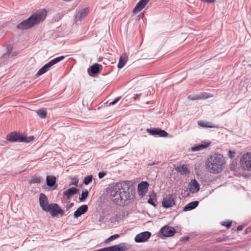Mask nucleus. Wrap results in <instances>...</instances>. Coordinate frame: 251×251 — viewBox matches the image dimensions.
<instances>
[{
    "mask_svg": "<svg viewBox=\"0 0 251 251\" xmlns=\"http://www.w3.org/2000/svg\"><path fill=\"white\" fill-rule=\"evenodd\" d=\"M129 193L122 187L120 184H117L110 190L111 199L117 204L124 203L128 199Z\"/></svg>",
    "mask_w": 251,
    "mask_h": 251,
    "instance_id": "7ed1b4c3",
    "label": "nucleus"
},
{
    "mask_svg": "<svg viewBox=\"0 0 251 251\" xmlns=\"http://www.w3.org/2000/svg\"><path fill=\"white\" fill-rule=\"evenodd\" d=\"M92 177H93V176L91 175L85 177L84 181H83V183L85 185H88L90 182H92Z\"/></svg>",
    "mask_w": 251,
    "mask_h": 251,
    "instance_id": "7c9ffc66",
    "label": "nucleus"
},
{
    "mask_svg": "<svg viewBox=\"0 0 251 251\" xmlns=\"http://www.w3.org/2000/svg\"><path fill=\"white\" fill-rule=\"evenodd\" d=\"M176 171L181 175H186L189 173L187 166L185 165L177 167Z\"/></svg>",
    "mask_w": 251,
    "mask_h": 251,
    "instance_id": "412c9836",
    "label": "nucleus"
},
{
    "mask_svg": "<svg viewBox=\"0 0 251 251\" xmlns=\"http://www.w3.org/2000/svg\"><path fill=\"white\" fill-rule=\"evenodd\" d=\"M225 240V238H218L216 239V241L217 242H221L224 241Z\"/></svg>",
    "mask_w": 251,
    "mask_h": 251,
    "instance_id": "58836bf2",
    "label": "nucleus"
},
{
    "mask_svg": "<svg viewBox=\"0 0 251 251\" xmlns=\"http://www.w3.org/2000/svg\"><path fill=\"white\" fill-rule=\"evenodd\" d=\"M175 197L173 195H169L163 199L162 206L165 208H168L175 204Z\"/></svg>",
    "mask_w": 251,
    "mask_h": 251,
    "instance_id": "9d476101",
    "label": "nucleus"
},
{
    "mask_svg": "<svg viewBox=\"0 0 251 251\" xmlns=\"http://www.w3.org/2000/svg\"><path fill=\"white\" fill-rule=\"evenodd\" d=\"M232 222H227L223 224V226L227 227V228H229L231 226Z\"/></svg>",
    "mask_w": 251,
    "mask_h": 251,
    "instance_id": "c9c22d12",
    "label": "nucleus"
},
{
    "mask_svg": "<svg viewBox=\"0 0 251 251\" xmlns=\"http://www.w3.org/2000/svg\"><path fill=\"white\" fill-rule=\"evenodd\" d=\"M46 181L48 186L52 187L56 183V177L53 176H47Z\"/></svg>",
    "mask_w": 251,
    "mask_h": 251,
    "instance_id": "4be33fe9",
    "label": "nucleus"
},
{
    "mask_svg": "<svg viewBox=\"0 0 251 251\" xmlns=\"http://www.w3.org/2000/svg\"><path fill=\"white\" fill-rule=\"evenodd\" d=\"M120 237V235L119 234H114L112 236H111L110 237H109V238H108L105 241V242L106 243H109V242H111L115 239H117L118 238H119Z\"/></svg>",
    "mask_w": 251,
    "mask_h": 251,
    "instance_id": "c756f323",
    "label": "nucleus"
},
{
    "mask_svg": "<svg viewBox=\"0 0 251 251\" xmlns=\"http://www.w3.org/2000/svg\"><path fill=\"white\" fill-rule=\"evenodd\" d=\"M106 175V173L104 172H100L99 173V177L100 178H103Z\"/></svg>",
    "mask_w": 251,
    "mask_h": 251,
    "instance_id": "e433bc0d",
    "label": "nucleus"
},
{
    "mask_svg": "<svg viewBox=\"0 0 251 251\" xmlns=\"http://www.w3.org/2000/svg\"><path fill=\"white\" fill-rule=\"evenodd\" d=\"M39 204L42 210L45 211L49 205L47 197L43 193H41L39 197Z\"/></svg>",
    "mask_w": 251,
    "mask_h": 251,
    "instance_id": "4468645a",
    "label": "nucleus"
},
{
    "mask_svg": "<svg viewBox=\"0 0 251 251\" xmlns=\"http://www.w3.org/2000/svg\"><path fill=\"white\" fill-rule=\"evenodd\" d=\"M6 139L8 141L12 142H23L25 141L24 140V136L15 132L8 134L6 136Z\"/></svg>",
    "mask_w": 251,
    "mask_h": 251,
    "instance_id": "6e6552de",
    "label": "nucleus"
},
{
    "mask_svg": "<svg viewBox=\"0 0 251 251\" xmlns=\"http://www.w3.org/2000/svg\"><path fill=\"white\" fill-rule=\"evenodd\" d=\"M200 189V185L196 179L192 180L189 184V190L192 193H197Z\"/></svg>",
    "mask_w": 251,
    "mask_h": 251,
    "instance_id": "2eb2a0df",
    "label": "nucleus"
},
{
    "mask_svg": "<svg viewBox=\"0 0 251 251\" xmlns=\"http://www.w3.org/2000/svg\"><path fill=\"white\" fill-rule=\"evenodd\" d=\"M78 190L75 187H72L64 191L63 194L70 199L73 195L76 194Z\"/></svg>",
    "mask_w": 251,
    "mask_h": 251,
    "instance_id": "aec40b11",
    "label": "nucleus"
},
{
    "mask_svg": "<svg viewBox=\"0 0 251 251\" xmlns=\"http://www.w3.org/2000/svg\"><path fill=\"white\" fill-rule=\"evenodd\" d=\"M198 203V201H192L184 207L183 211H187L192 210L197 207Z\"/></svg>",
    "mask_w": 251,
    "mask_h": 251,
    "instance_id": "6ab92c4d",
    "label": "nucleus"
},
{
    "mask_svg": "<svg viewBox=\"0 0 251 251\" xmlns=\"http://www.w3.org/2000/svg\"><path fill=\"white\" fill-rule=\"evenodd\" d=\"M47 16V11L42 9L34 13L27 19L19 24L17 28L21 30L30 28L39 24L45 19Z\"/></svg>",
    "mask_w": 251,
    "mask_h": 251,
    "instance_id": "f257e3e1",
    "label": "nucleus"
},
{
    "mask_svg": "<svg viewBox=\"0 0 251 251\" xmlns=\"http://www.w3.org/2000/svg\"><path fill=\"white\" fill-rule=\"evenodd\" d=\"M151 233L149 231H144L138 234L134 238L136 243H141L147 241L151 237Z\"/></svg>",
    "mask_w": 251,
    "mask_h": 251,
    "instance_id": "1a4fd4ad",
    "label": "nucleus"
},
{
    "mask_svg": "<svg viewBox=\"0 0 251 251\" xmlns=\"http://www.w3.org/2000/svg\"><path fill=\"white\" fill-rule=\"evenodd\" d=\"M121 99V97H119L117 98H116L115 100H114L113 101L109 103V105H113L115 104Z\"/></svg>",
    "mask_w": 251,
    "mask_h": 251,
    "instance_id": "f704fd0d",
    "label": "nucleus"
},
{
    "mask_svg": "<svg viewBox=\"0 0 251 251\" xmlns=\"http://www.w3.org/2000/svg\"><path fill=\"white\" fill-rule=\"evenodd\" d=\"M150 0H140L133 9L132 12L136 13L142 10Z\"/></svg>",
    "mask_w": 251,
    "mask_h": 251,
    "instance_id": "f3484780",
    "label": "nucleus"
},
{
    "mask_svg": "<svg viewBox=\"0 0 251 251\" xmlns=\"http://www.w3.org/2000/svg\"><path fill=\"white\" fill-rule=\"evenodd\" d=\"M100 67H101V66L97 63L94 64L91 67V72L94 74L98 73L99 72Z\"/></svg>",
    "mask_w": 251,
    "mask_h": 251,
    "instance_id": "a878e982",
    "label": "nucleus"
},
{
    "mask_svg": "<svg viewBox=\"0 0 251 251\" xmlns=\"http://www.w3.org/2000/svg\"><path fill=\"white\" fill-rule=\"evenodd\" d=\"M41 182V178L36 176H32L31 179L29 180L30 184L33 183H40Z\"/></svg>",
    "mask_w": 251,
    "mask_h": 251,
    "instance_id": "cd10ccee",
    "label": "nucleus"
},
{
    "mask_svg": "<svg viewBox=\"0 0 251 251\" xmlns=\"http://www.w3.org/2000/svg\"><path fill=\"white\" fill-rule=\"evenodd\" d=\"M64 58L63 56H61L56 58H54L53 59L50 61L49 62L45 64L43 67H42L37 72L36 75L37 76H39L44 74L46 72H47L49 69L53 65L56 64L57 63L62 61Z\"/></svg>",
    "mask_w": 251,
    "mask_h": 251,
    "instance_id": "20e7f679",
    "label": "nucleus"
},
{
    "mask_svg": "<svg viewBox=\"0 0 251 251\" xmlns=\"http://www.w3.org/2000/svg\"><path fill=\"white\" fill-rule=\"evenodd\" d=\"M33 139V136L29 137L28 138H26L24 136V140H25L23 141V142H26L28 143L32 141Z\"/></svg>",
    "mask_w": 251,
    "mask_h": 251,
    "instance_id": "72a5a7b5",
    "label": "nucleus"
},
{
    "mask_svg": "<svg viewBox=\"0 0 251 251\" xmlns=\"http://www.w3.org/2000/svg\"><path fill=\"white\" fill-rule=\"evenodd\" d=\"M198 125L202 127H210L214 128L216 127V126L214 125L212 123L210 122H204L202 121H199Z\"/></svg>",
    "mask_w": 251,
    "mask_h": 251,
    "instance_id": "b1692460",
    "label": "nucleus"
},
{
    "mask_svg": "<svg viewBox=\"0 0 251 251\" xmlns=\"http://www.w3.org/2000/svg\"><path fill=\"white\" fill-rule=\"evenodd\" d=\"M242 229V226H240L237 227V230H241Z\"/></svg>",
    "mask_w": 251,
    "mask_h": 251,
    "instance_id": "79ce46f5",
    "label": "nucleus"
},
{
    "mask_svg": "<svg viewBox=\"0 0 251 251\" xmlns=\"http://www.w3.org/2000/svg\"><path fill=\"white\" fill-rule=\"evenodd\" d=\"M38 115L42 119L45 118L47 116V112L44 109H41L37 111Z\"/></svg>",
    "mask_w": 251,
    "mask_h": 251,
    "instance_id": "bb28decb",
    "label": "nucleus"
},
{
    "mask_svg": "<svg viewBox=\"0 0 251 251\" xmlns=\"http://www.w3.org/2000/svg\"><path fill=\"white\" fill-rule=\"evenodd\" d=\"M88 195V192L87 190H85L82 192L81 197L79 198V200L81 201H84L87 198Z\"/></svg>",
    "mask_w": 251,
    "mask_h": 251,
    "instance_id": "c85d7f7f",
    "label": "nucleus"
},
{
    "mask_svg": "<svg viewBox=\"0 0 251 251\" xmlns=\"http://www.w3.org/2000/svg\"><path fill=\"white\" fill-rule=\"evenodd\" d=\"M149 184L147 181H142L138 185V193L139 196L143 197L146 195Z\"/></svg>",
    "mask_w": 251,
    "mask_h": 251,
    "instance_id": "9b49d317",
    "label": "nucleus"
},
{
    "mask_svg": "<svg viewBox=\"0 0 251 251\" xmlns=\"http://www.w3.org/2000/svg\"><path fill=\"white\" fill-rule=\"evenodd\" d=\"M89 13L88 8H82L78 9L75 15L74 22L77 23L81 22L85 17L87 16Z\"/></svg>",
    "mask_w": 251,
    "mask_h": 251,
    "instance_id": "0eeeda50",
    "label": "nucleus"
},
{
    "mask_svg": "<svg viewBox=\"0 0 251 251\" xmlns=\"http://www.w3.org/2000/svg\"><path fill=\"white\" fill-rule=\"evenodd\" d=\"M241 164L244 169L251 171V152L247 153L242 155Z\"/></svg>",
    "mask_w": 251,
    "mask_h": 251,
    "instance_id": "39448f33",
    "label": "nucleus"
},
{
    "mask_svg": "<svg viewBox=\"0 0 251 251\" xmlns=\"http://www.w3.org/2000/svg\"><path fill=\"white\" fill-rule=\"evenodd\" d=\"M211 144L210 142H201V144L191 148L192 151H197L208 148Z\"/></svg>",
    "mask_w": 251,
    "mask_h": 251,
    "instance_id": "dca6fc26",
    "label": "nucleus"
},
{
    "mask_svg": "<svg viewBox=\"0 0 251 251\" xmlns=\"http://www.w3.org/2000/svg\"><path fill=\"white\" fill-rule=\"evenodd\" d=\"M72 182L71 185H74L75 186H77L78 183V179L76 178H72Z\"/></svg>",
    "mask_w": 251,
    "mask_h": 251,
    "instance_id": "473e14b6",
    "label": "nucleus"
},
{
    "mask_svg": "<svg viewBox=\"0 0 251 251\" xmlns=\"http://www.w3.org/2000/svg\"><path fill=\"white\" fill-rule=\"evenodd\" d=\"M225 161L220 154H214L210 156L206 162V168L211 173L218 174L224 168Z\"/></svg>",
    "mask_w": 251,
    "mask_h": 251,
    "instance_id": "f03ea898",
    "label": "nucleus"
},
{
    "mask_svg": "<svg viewBox=\"0 0 251 251\" xmlns=\"http://www.w3.org/2000/svg\"><path fill=\"white\" fill-rule=\"evenodd\" d=\"M7 49V53H8V54H9L10 53L11 51L12 50V47L11 46L9 45V46H8Z\"/></svg>",
    "mask_w": 251,
    "mask_h": 251,
    "instance_id": "4c0bfd02",
    "label": "nucleus"
},
{
    "mask_svg": "<svg viewBox=\"0 0 251 251\" xmlns=\"http://www.w3.org/2000/svg\"><path fill=\"white\" fill-rule=\"evenodd\" d=\"M45 211L49 212L52 217H55L59 214L61 215L64 214V211L56 203L50 204Z\"/></svg>",
    "mask_w": 251,
    "mask_h": 251,
    "instance_id": "423d86ee",
    "label": "nucleus"
},
{
    "mask_svg": "<svg viewBox=\"0 0 251 251\" xmlns=\"http://www.w3.org/2000/svg\"><path fill=\"white\" fill-rule=\"evenodd\" d=\"M155 163L154 162L151 163V164H149L148 165L151 166L155 164Z\"/></svg>",
    "mask_w": 251,
    "mask_h": 251,
    "instance_id": "c03bdc74",
    "label": "nucleus"
},
{
    "mask_svg": "<svg viewBox=\"0 0 251 251\" xmlns=\"http://www.w3.org/2000/svg\"><path fill=\"white\" fill-rule=\"evenodd\" d=\"M88 209L87 205H82L80 206L75 212L74 216L75 218H78L82 214L85 213Z\"/></svg>",
    "mask_w": 251,
    "mask_h": 251,
    "instance_id": "a211bd4d",
    "label": "nucleus"
},
{
    "mask_svg": "<svg viewBox=\"0 0 251 251\" xmlns=\"http://www.w3.org/2000/svg\"><path fill=\"white\" fill-rule=\"evenodd\" d=\"M127 61V56L126 54L121 56L119 59L117 67L119 69L122 68Z\"/></svg>",
    "mask_w": 251,
    "mask_h": 251,
    "instance_id": "5701e85b",
    "label": "nucleus"
},
{
    "mask_svg": "<svg viewBox=\"0 0 251 251\" xmlns=\"http://www.w3.org/2000/svg\"><path fill=\"white\" fill-rule=\"evenodd\" d=\"M209 96H204L203 94H201L200 95H197L193 98H191L192 100H198L200 99H206L209 98Z\"/></svg>",
    "mask_w": 251,
    "mask_h": 251,
    "instance_id": "2f4dec72",
    "label": "nucleus"
},
{
    "mask_svg": "<svg viewBox=\"0 0 251 251\" xmlns=\"http://www.w3.org/2000/svg\"><path fill=\"white\" fill-rule=\"evenodd\" d=\"M160 232L164 236L171 237L174 235L175 230L173 227L165 226L161 228Z\"/></svg>",
    "mask_w": 251,
    "mask_h": 251,
    "instance_id": "ddd939ff",
    "label": "nucleus"
},
{
    "mask_svg": "<svg viewBox=\"0 0 251 251\" xmlns=\"http://www.w3.org/2000/svg\"><path fill=\"white\" fill-rule=\"evenodd\" d=\"M140 96V94H136L135 96V97H134V99L135 100H136L138 98V97Z\"/></svg>",
    "mask_w": 251,
    "mask_h": 251,
    "instance_id": "a19ab883",
    "label": "nucleus"
},
{
    "mask_svg": "<svg viewBox=\"0 0 251 251\" xmlns=\"http://www.w3.org/2000/svg\"><path fill=\"white\" fill-rule=\"evenodd\" d=\"M228 152L229 153V156L230 158H232L233 157H234L235 154L234 152H232L231 151H229Z\"/></svg>",
    "mask_w": 251,
    "mask_h": 251,
    "instance_id": "ea45409f",
    "label": "nucleus"
},
{
    "mask_svg": "<svg viewBox=\"0 0 251 251\" xmlns=\"http://www.w3.org/2000/svg\"><path fill=\"white\" fill-rule=\"evenodd\" d=\"M147 132L151 135H158L160 137H167L168 135L167 132L164 130L159 128H152L147 129Z\"/></svg>",
    "mask_w": 251,
    "mask_h": 251,
    "instance_id": "f8f14e48",
    "label": "nucleus"
},
{
    "mask_svg": "<svg viewBox=\"0 0 251 251\" xmlns=\"http://www.w3.org/2000/svg\"><path fill=\"white\" fill-rule=\"evenodd\" d=\"M156 194L154 192H151L149 195V199L148 201V203L153 206H155L154 201L156 200Z\"/></svg>",
    "mask_w": 251,
    "mask_h": 251,
    "instance_id": "393cba45",
    "label": "nucleus"
},
{
    "mask_svg": "<svg viewBox=\"0 0 251 251\" xmlns=\"http://www.w3.org/2000/svg\"><path fill=\"white\" fill-rule=\"evenodd\" d=\"M189 237H184V238H183V241H188V239H189Z\"/></svg>",
    "mask_w": 251,
    "mask_h": 251,
    "instance_id": "37998d69",
    "label": "nucleus"
}]
</instances>
